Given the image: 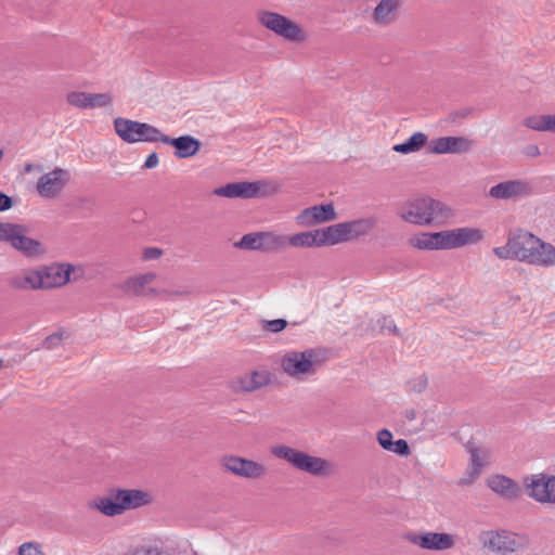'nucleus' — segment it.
I'll use <instances>...</instances> for the list:
<instances>
[{"label":"nucleus","instance_id":"1","mask_svg":"<svg viewBox=\"0 0 555 555\" xmlns=\"http://www.w3.org/2000/svg\"><path fill=\"white\" fill-rule=\"evenodd\" d=\"M485 236L486 232L477 227H460L437 232L418 231L408 238V245L418 251L452 250L476 245Z\"/></svg>","mask_w":555,"mask_h":555},{"label":"nucleus","instance_id":"2","mask_svg":"<svg viewBox=\"0 0 555 555\" xmlns=\"http://www.w3.org/2000/svg\"><path fill=\"white\" fill-rule=\"evenodd\" d=\"M157 272L151 270L134 273L122 281L120 289L128 296L164 301L184 298L190 295V289L186 286L173 283L157 285Z\"/></svg>","mask_w":555,"mask_h":555},{"label":"nucleus","instance_id":"3","mask_svg":"<svg viewBox=\"0 0 555 555\" xmlns=\"http://www.w3.org/2000/svg\"><path fill=\"white\" fill-rule=\"evenodd\" d=\"M397 217L408 224L426 227L444 223L452 217V209L430 196H417L404 201L397 210Z\"/></svg>","mask_w":555,"mask_h":555},{"label":"nucleus","instance_id":"4","mask_svg":"<svg viewBox=\"0 0 555 555\" xmlns=\"http://www.w3.org/2000/svg\"><path fill=\"white\" fill-rule=\"evenodd\" d=\"M326 353L320 348L288 349L279 356L281 372L295 382L314 376L326 362Z\"/></svg>","mask_w":555,"mask_h":555},{"label":"nucleus","instance_id":"5","mask_svg":"<svg viewBox=\"0 0 555 555\" xmlns=\"http://www.w3.org/2000/svg\"><path fill=\"white\" fill-rule=\"evenodd\" d=\"M154 502V495L143 489H113L107 495L94 499L90 507L107 517H115L127 511L138 509Z\"/></svg>","mask_w":555,"mask_h":555},{"label":"nucleus","instance_id":"6","mask_svg":"<svg viewBox=\"0 0 555 555\" xmlns=\"http://www.w3.org/2000/svg\"><path fill=\"white\" fill-rule=\"evenodd\" d=\"M271 453L286 461L295 469L318 478H327L334 474V464L322 456L312 455L285 444L271 448Z\"/></svg>","mask_w":555,"mask_h":555},{"label":"nucleus","instance_id":"7","mask_svg":"<svg viewBox=\"0 0 555 555\" xmlns=\"http://www.w3.org/2000/svg\"><path fill=\"white\" fill-rule=\"evenodd\" d=\"M22 172L24 175L40 173L35 183V192L44 201L60 198L70 182V172L62 167H54L43 172L42 165L27 162L23 165Z\"/></svg>","mask_w":555,"mask_h":555},{"label":"nucleus","instance_id":"8","mask_svg":"<svg viewBox=\"0 0 555 555\" xmlns=\"http://www.w3.org/2000/svg\"><path fill=\"white\" fill-rule=\"evenodd\" d=\"M478 541L483 550L498 555L524 552L531 544L527 533L506 529L482 530L478 535Z\"/></svg>","mask_w":555,"mask_h":555},{"label":"nucleus","instance_id":"9","mask_svg":"<svg viewBox=\"0 0 555 555\" xmlns=\"http://www.w3.org/2000/svg\"><path fill=\"white\" fill-rule=\"evenodd\" d=\"M517 260L550 268L555 266V246L527 231H519L516 240Z\"/></svg>","mask_w":555,"mask_h":555},{"label":"nucleus","instance_id":"10","mask_svg":"<svg viewBox=\"0 0 555 555\" xmlns=\"http://www.w3.org/2000/svg\"><path fill=\"white\" fill-rule=\"evenodd\" d=\"M260 24L283 40L302 44L308 41V30L298 22L276 12L262 11L258 14Z\"/></svg>","mask_w":555,"mask_h":555},{"label":"nucleus","instance_id":"11","mask_svg":"<svg viewBox=\"0 0 555 555\" xmlns=\"http://www.w3.org/2000/svg\"><path fill=\"white\" fill-rule=\"evenodd\" d=\"M41 289L61 288L82 275V268L68 262H51L39 266Z\"/></svg>","mask_w":555,"mask_h":555},{"label":"nucleus","instance_id":"12","mask_svg":"<svg viewBox=\"0 0 555 555\" xmlns=\"http://www.w3.org/2000/svg\"><path fill=\"white\" fill-rule=\"evenodd\" d=\"M376 224L377 220L372 216L331 224L333 243L338 245L358 241L371 234Z\"/></svg>","mask_w":555,"mask_h":555},{"label":"nucleus","instance_id":"13","mask_svg":"<svg viewBox=\"0 0 555 555\" xmlns=\"http://www.w3.org/2000/svg\"><path fill=\"white\" fill-rule=\"evenodd\" d=\"M532 194V188L529 181L524 179H509L492 185L488 191V196L499 202H517Z\"/></svg>","mask_w":555,"mask_h":555},{"label":"nucleus","instance_id":"14","mask_svg":"<svg viewBox=\"0 0 555 555\" xmlns=\"http://www.w3.org/2000/svg\"><path fill=\"white\" fill-rule=\"evenodd\" d=\"M527 494L539 503L555 504V476L540 473L524 480Z\"/></svg>","mask_w":555,"mask_h":555},{"label":"nucleus","instance_id":"15","mask_svg":"<svg viewBox=\"0 0 555 555\" xmlns=\"http://www.w3.org/2000/svg\"><path fill=\"white\" fill-rule=\"evenodd\" d=\"M66 102L78 109H107L113 106L114 95L111 91L87 92L75 90L66 94Z\"/></svg>","mask_w":555,"mask_h":555},{"label":"nucleus","instance_id":"16","mask_svg":"<svg viewBox=\"0 0 555 555\" xmlns=\"http://www.w3.org/2000/svg\"><path fill=\"white\" fill-rule=\"evenodd\" d=\"M285 245L298 248H320L334 246L331 225L302 231L284 237Z\"/></svg>","mask_w":555,"mask_h":555},{"label":"nucleus","instance_id":"17","mask_svg":"<svg viewBox=\"0 0 555 555\" xmlns=\"http://www.w3.org/2000/svg\"><path fill=\"white\" fill-rule=\"evenodd\" d=\"M404 539L423 550L427 551H447L455 546L456 538L453 534L444 532L428 531L424 533L409 532Z\"/></svg>","mask_w":555,"mask_h":555},{"label":"nucleus","instance_id":"18","mask_svg":"<svg viewBox=\"0 0 555 555\" xmlns=\"http://www.w3.org/2000/svg\"><path fill=\"white\" fill-rule=\"evenodd\" d=\"M337 217L338 215L334 204L328 202L320 205H312L302 209L296 215L295 221L299 227L311 228L332 222L336 220Z\"/></svg>","mask_w":555,"mask_h":555},{"label":"nucleus","instance_id":"19","mask_svg":"<svg viewBox=\"0 0 555 555\" xmlns=\"http://www.w3.org/2000/svg\"><path fill=\"white\" fill-rule=\"evenodd\" d=\"M473 145V140L467 137H439L430 141L428 152L435 155L463 154L469 152Z\"/></svg>","mask_w":555,"mask_h":555},{"label":"nucleus","instance_id":"20","mask_svg":"<svg viewBox=\"0 0 555 555\" xmlns=\"http://www.w3.org/2000/svg\"><path fill=\"white\" fill-rule=\"evenodd\" d=\"M8 285L13 291H42L39 266L26 267L12 273L8 279Z\"/></svg>","mask_w":555,"mask_h":555},{"label":"nucleus","instance_id":"21","mask_svg":"<svg viewBox=\"0 0 555 555\" xmlns=\"http://www.w3.org/2000/svg\"><path fill=\"white\" fill-rule=\"evenodd\" d=\"M10 245L28 258H40L47 253L43 243L26 235V230L22 225H17Z\"/></svg>","mask_w":555,"mask_h":555},{"label":"nucleus","instance_id":"22","mask_svg":"<svg viewBox=\"0 0 555 555\" xmlns=\"http://www.w3.org/2000/svg\"><path fill=\"white\" fill-rule=\"evenodd\" d=\"M401 0H379L373 9L371 21L377 27H387L396 22Z\"/></svg>","mask_w":555,"mask_h":555},{"label":"nucleus","instance_id":"23","mask_svg":"<svg viewBox=\"0 0 555 555\" xmlns=\"http://www.w3.org/2000/svg\"><path fill=\"white\" fill-rule=\"evenodd\" d=\"M470 460L468 467L461 479V485H472L481 474L483 468L488 465L489 452L488 450L479 447L469 449Z\"/></svg>","mask_w":555,"mask_h":555},{"label":"nucleus","instance_id":"24","mask_svg":"<svg viewBox=\"0 0 555 555\" xmlns=\"http://www.w3.org/2000/svg\"><path fill=\"white\" fill-rule=\"evenodd\" d=\"M486 483L491 491L504 499H516L520 494L519 485L505 475H491L487 478Z\"/></svg>","mask_w":555,"mask_h":555},{"label":"nucleus","instance_id":"25","mask_svg":"<svg viewBox=\"0 0 555 555\" xmlns=\"http://www.w3.org/2000/svg\"><path fill=\"white\" fill-rule=\"evenodd\" d=\"M164 144L170 145L175 149V156L177 158H190L195 156L201 150V142L196 138L185 134L178 138H170L165 135Z\"/></svg>","mask_w":555,"mask_h":555},{"label":"nucleus","instance_id":"26","mask_svg":"<svg viewBox=\"0 0 555 555\" xmlns=\"http://www.w3.org/2000/svg\"><path fill=\"white\" fill-rule=\"evenodd\" d=\"M285 245L283 236L271 232H255L245 234V248L273 249Z\"/></svg>","mask_w":555,"mask_h":555},{"label":"nucleus","instance_id":"27","mask_svg":"<svg viewBox=\"0 0 555 555\" xmlns=\"http://www.w3.org/2000/svg\"><path fill=\"white\" fill-rule=\"evenodd\" d=\"M522 126L537 132L555 134V114H531L522 119Z\"/></svg>","mask_w":555,"mask_h":555},{"label":"nucleus","instance_id":"28","mask_svg":"<svg viewBox=\"0 0 555 555\" xmlns=\"http://www.w3.org/2000/svg\"><path fill=\"white\" fill-rule=\"evenodd\" d=\"M377 441L379 446L388 451L398 455H409L410 448L404 439L393 441L392 434L388 429H382L377 433Z\"/></svg>","mask_w":555,"mask_h":555},{"label":"nucleus","instance_id":"29","mask_svg":"<svg viewBox=\"0 0 555 555\" xmlns=\"http://www.w3.org/2000/svg\"><path fill=\"white\" fill-rule=\"evenodd\" d=\"M138 122L135 120L117 117L114 119L116 134L129 144L137 143Z\"/></svg>","mask_w":555,"mask_h":555},{"label":"nucleus","instance_id":"30","mask_svg":"<svg viewBox=\"0 0 555 555\" xmlns=\"http://www.w3.org/2000/svg\"><path fill=\"white\" fill-rule=\"evenodd\" d=\"M428 142V137L424 132H414L406 141L395 144L392 151L399 154L408 155L420 152Z\"/></svg>","mask_w":555,"mask_h":555},{"label":"nucleus","instance_id":"31","mask_svg":"<svg viewBox=\"0 0 555 555\" xmlns=\"http://www.w3.org/2000/svg\"><path fill=\"white\" fill-rule=\"evenodd\" d=\"M278 190V184L270 181L245 182V198L267 196L276 193Z\"/></svg>","mask_w":555,"mask_h":555},{"label":"nucleus","instance_id":"32","mask_svg":"<svg viewBox=\"0 0 555 555\" xmlns=\"http://www.w3.org/2000/svg\"><path fill=\"white\" fill-rule=\"evenodd\" d=\"M272 380V374L267 369L254 370L245 378V391H253L268 386Z\"/></svg>","mask_w":555,"mask_h":555},{"label":"nucleus","instance_id":"33","mask_svg":"<svg viewBox=\"0 0 555 555\" xmlns=\"http://www.w3.org/2000/svg\"><path fill=\"white\" fill-rule=\"evenodd\" d=\"M165 135L158 128L146 122H138L137 143L139 142H164Z\"/></svg>","mask_w":555,"mask_h":555},{"label":"nucleus","instance_id":"34","mask_svg":"<svg viewBox=\"0 0 555 555\" xmlns=\"http://www.w3.org/2000/svg\"><path fill=\"white\" fill-rule=\"evenodd\" d=\"M122 555H165L160 546L152 542H142L131 546Z\"/></svg>","mask_w":555,"mask_h":555},{"label":"nucleus","instance_id":"35","mask_svg":"<svg viewBox=\"0 0 555 555\" xmlns=\"http://www.w3.org/2000/svg\"><path fill=\"white\" fill-rule=\"evenodd\" d=\"M518 238V232L511 235L505 246L493 248V254L500 259L515 258L517 259V247L516 240Z\"/></svg>","mask_w":555,"mask_h":555},{"label":"nucleus","instance_id":"36","mask_svg":"<svg viewBox=\"0 0 555 555\" xmlns=\"http://www.w3.org/2000/svg\"><path fill=\"white\" fill-rule=\"evenodd\" d=\"M214 194L220 197L238 198L243 196V182L229 183L214 190Z\"/></svg>","mask_w":555,"mask_h":555},{"label":"nucleus","instance_id":"37","mask_svg":"<svg viewBox=\"0 0 555 555\" xmlns=\"http://www.w3.org/2000/svg\"><path fill=\"white\" fill-rule=\"evenodd\" d=\"M220 464L224 470L237 476H243V459L234 455H223Z\"/></svg>","mask_w":555,"mask_h":555},{"label":"nucleus","instance_id":"38","mask_svg":"<svg viewBox=\"0 0 555 555\" xmlns=\"http://www.w3.org/2000/svg\"><path fill=\"white\" fill-rule=\"evenodd\" d=\"M17 555H48L43 551V546L41 543L37 541H27L22 543L17 547Z\"/></svg>","mask_w":555,"mask_h":555},{"label":"nucleus","instance_id":"39","mask_svg":"<svg viewBox=\"0 0 555 555\" xmlns=\"http://www.w3.org/2000/svg\"><path fill=\"white\" fill-rule=\"evenodd\" d=\"M266 468L262 464L245 460V477L258 478L262 476Z\"/></svg>","mask_w":555,"mask_h":555},{"label":"nucleus","instance_id":"40","mask_svg":"<svg viewBox=\"0 0 555 555\" xmlns=\"http://www.w3.org/2000/svg\"><path fill=\"white\" fill-rule=\"evenodd\" d=\"M164 256V250L155 246H146L142 248L141 259L143 261H156Z\"/></svg>","mask_w":555,"mask_h":555},{"label":"nucleus","instance_id":"41","mask_svg":"<svg viewBox=\"0 0 555 555\" xmlns=\"http://www.w3.org/2000/svg\"><path fill=\"white\" fill-rule=\"evenodd\" d=\"M377 325L374 328L377 332L385 333V334H391L396 331V325L393 323V320L389 317H379L377 319Z\"/></svg>","mask_w":555,"mask_h":555},{"label":"nucleus","instance_id":"42","mask_svg":"<svg viewBox=\"0 0 555 555\" xmlns=\"http://www.w3.org/2000/svg\"><path fill=\"white\" fill-rule=\"evenodd\" d=\"M17 225L10 222H0V241L11 243Z\"/></svg>","mask_w":555,"mask_h":555},{"label":"nucleus","instance_id":"43","mask_svg":"<svg viewBox=\"0 0 555 555\" xmlns=\"http://www.w3.org/2000/svg\"><path fill=\"white\" fill-rule=\"evenodd\" d=\"M287 326V321L284 319H275L271 321H267L264 323V328L271 333H280L284 331Z\"/></svg>","mask_w":555,"mask_h":555},{"label":"nucleus","instance_id":"44","mask_svg":"<svg viewBox=\"0 0 555 555\" xmlns=\"http://www.w3.org/2000/svg\"><path fill=\"white\" fill-rule=\"evenodd\" d=\"M159 164V158H158V155L156 153H151L146 159H145V163L143 165V167L145 169H153V168H156Z\"/></svg>","mask_w":555,"mask_h":555},{"label":"nucleus","instance_id":"45","mask_svg":"<svg viewBox=\"0 0 555 555\" xmlns=\"http://www.w3.org/2000/svg\"><path fill=\"white\" fill-rule=\"evenodd\" d=\"M12 207V199L0 192V211L9 210Z\"/></svg>","mask_w":555,"mask_h":555},{"label":"nucleus","instance_id":"46","mask_svg":"<svg viewBox=\"0 0 555 555\" xmlns=\"http://www.w3.org/2000/svg\"><path fill=\"white\" fill-rule=\"evenodd\" d=\"M60 340H61V336L59 334L51 335L48 338H46L44 346L47 348H54L57 346Z\"/></svg>","mask_w":555,"mask_h":555},{"label":"nucleus","instance_id":"47","mask_svg":"<svg viewBox=\"0 0 555 555\" xmlns=\"http://www.w3.org/2000/svg\"><path fill=\"white\" fill-rule=\"evenodd\" d=\"M525 153L529 157H538L541 155L540 149L538 145H528L525 150Z\"/></svg>","mask_w":555,"mask_h":555},{"label":"nucleus","instance_id":"48","mask_svg":"<svg viewBox=\"0 0 555 555\" xmlns=\"http://www.w3.org/2000/svg\"><path fill=\"white\" fill-rule=\"evenodd\" d=\"M234 245H235V246H238V247H242V246H243V238H241V240H238V241L234 242Z\"/></svg>","mask_w":555,"mask_h":555},{"label":"nucleus","instance_id":"49","mask_svg":"<svg viewBox=\"0 0 555 555\" xmlns=\"http://www.w3.org/2000/svg\"><path fill=\"white\" fill-rule=\"evenodd\" d=\"M2 367H4V364H3V361H2V360H0V370H1Z\"/></svg>","mask_w":555,"mask_h":555}]
</instances>
